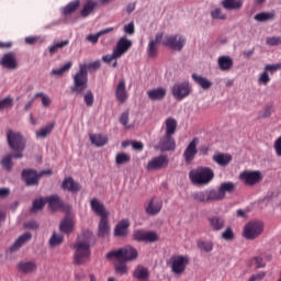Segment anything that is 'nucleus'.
Masks as SVG:
<instances>
[{
	"label": "nucleus",
	"instance_id": "51",
	"mask_svg": "<svg viewBox=\"0 0 281 281\" xmlns=\"http://www.w3.org/2000/svg\"><path fill=\"white\" fill-rule=\"evenodd\" d=\"M45 203H47L46 198H38L33 201L32 212H38V210H43L45 207Z\"/></svg>",
	"mask_w": 281,
	"mask_h": 281
},
{
	"label": "nucleus",
	"instance_id": "33",
	"mask_svg": "<svg viewBox=\"0 0 281 281\" xmlns=\"http://www.w3.org/2000/svg\"><path fill=\"white\" fill-rule=\"evenodd\" d=\"M29 240H32V234L31 233H24L22 236H20L15 243L10 247V251H19L25 243Z\"/></svg>",
	"mask_w": 281,
	"mask_h": 281
},
{
	"label": "nucleus",
	"instance_id": "10",
	"mask_svg": "<svg viewBox=\"0 0 281 281\" xmlns=\"http://www.w3.org/2000/svg\"><path fill=\"white\" fill-rule=\"evenodd\" d=\"M168 164H170V160H168V156L160 155L151 158L147 162L146 170H148V172H153L155 170H162V168H168Z\"/></svg>",
	"mask_w": 281,
	"mask_h": 281
},
{
	"label": "nucleus",
	"instance_id": "24",
	"mask_svg": "<svg viewBox=\"0 0 281 281\" xmlns=\"http://www.w3.org/2000/svg\"><path fill=\"white\" fill-rule=\"evenodd\" d=\"M209 221V227L212 229V232H223L225 229V218L213 215L207 218Z\"/></svg>",
	"mask_w": 281,
	"mask_h": 281
},
{
	"label": "nucleus",
	"instance_id": "1",
	"mask_svg": "<svg viewBox=\"0 0 281 281\" xmlns=\"http://www.w3.org/2000/svg\"><path fill=\"white\" fill-rule=\"evenodd\" d=\"M7 144L13 154H7L1 159L2 168H5L10 172L14 166L12 159H23V150L27 146V139L23 136V133L14 130L7 131Z\"/></svg>",
	"mask_w": 281,
	"mask_h": 281
},
{
	"label": "nucleus",
	"instance_id": "25",
	"mask_svg": "<svg viewBox=\"0 0 281 281\" xmlns=\"http://www.w3.org/2000/svg\"><path fill=\"white\" fill-rule=\"evenodd\" d=\"M38 269V265H36V261H21L18 263V271L20 273H24L25 276L30 273H34Z\"/></svg>",
	"mask_w": 281,
	"mask_h": 281
},
{
	"label": "nucleus",
	"instance_id": "23",
	"mask_svg": "<svg viewBox=\"0 0 281 281\" xmlns=\"http://www.w3.org/2000/svg\"><path fill=\"white\" fill-rule=\"evenodd\" d=\"M168 90L164 87L154 88L147 91V97L151 102H161L166 98Z\"/></svg>",
	"mask_w": 281,
	"mask_h": 281
},
{
	"label": "nucleus",
	"instance_id": "12",
	"mask_svg": "<svg viewBox=\"0 0 281 281\" xmlns=\"http://www.w3.org/2000/svg\"><path fill=\"white\" fill-rule=\"evenodd\" d=\"M239 179L245 186H256L262 181V172L260 171H243Z\"/></svg>",
	"mask_w": 281,
	"mask_h": 281
},
{
	"label": "nucleus",
	"instance_id": "64",
	"mask_svg": "<svg viewBox=\"0 0 281 281\" xmlns=\"http://www.w3.org/2000/svg\"><path fill=\"white\" fill-rule=\"evenodd\" d=\"M274 150L277 157H281V136L274 142Z\"/></svg>",
	"mask_w": 281,
	"mask_h": 281
},
{
	"label": "nucleus",
	"instance_id": "46",
	"mask_svg": "<svg viewBox=\"0 0 281 281\" xmlns=\"http://www.w3.org/2000/svg\"><path fill=\"white\" fill-rule=\"evenodd\" d=\"M198 248L201 251H205L206 254H210L214 249V243L210 240H199L198 241Z\"/></svg>",
	"mask_w": 281,
	"mask_h": 281
},
{
	"label": "nucleus",
	"instance_id": "14",
	"mask_svg": "<svg viewBox=\"0 0 281 281\" xmlns=\"http://www.w3.org/2000/svg\"><path fill=\"white\" fill-rule=\"evenodd\" d=\"M134 240L138 243H157L159 236L155 232H145L142 229L135 231L133 234Z\"/></svg>",
	"mask_w": 281,
	"mask_h": 281
},
{
	"label": "nucleus",
	"instance_id": "15",
	"mask_svg": "<svg viewBox=\"0 0 281 281\" xmlns=\"http://www.w3.org/2000/svg\"><path fill=\"white\" fill-rule=\"evenodd\" d=\"M196 146H199V138L194 137L183 151V158L186 164H191L192 161H194V157H196L199 153Z\"/></svg>",
	"mask_w": 281,
	"mask_h": 281
},
{
	"label": "nucleus",
	"instance_id": "57",
	"mask_svg": "<svg viewBox=\"0 0 281 281\" xmlns=\"http://www.w3.org/2000/svg\"><path fill=\"white\" fill-rule=\"evenodd\" d=\"M259 85H265V87H267V85H269V82H271V77H269V74L267 71H263L259 79H258Z\"/></svg>",
	"mask_w": 281,
	"mask_h": 281
},
{
	"label": "nucleus",
	"instance_id": "61",
	"mask_svg": "<svg viewBox=\"0 0 281 281\" xmlns=\"http://www.w3.org/2000/svg\"><path fill=\"white\" fill-rule=\"evenodd\" d=\"M116 58H120V55H116V53L113 50L111 55H105L102 57L103 63H111V60H116Z\"/></svg>",
	"mask_w": 281,
	"mask_h": 281
},
{
	"label": "nucleus",
	"instance_id": "42",
	"mask_svg": "<svg viewBox=\"0 0 281 281\" xmlns=\"http://www.w3.org/2000/svg\"><path fill=\"white\" fill-rule=\"evenodd\" d=\"M71 67H74V63L68 61L64 66H61L60 68L53 69L50 71V76L60 77V76L67 74V71H69V69H71Z\"/></svg>",
	"mask_w": 281,
	"mask_h": 281
},
{
	"label": "nucleus",
	"instance_id": "43",
	"mask_svg": "<svg viewBox=\"0 0 281 281\" xmlns=\"http://www.w3.org/2000/svg\"><path fill=\"white\" fill-rule=\"evenodd\" d=\"M126 260L119 259V262L114 265L115 272L119 273V276H126L128 273V267H126Z\"/></svg>",
	"mask_w": 281,
	"mask_h": 281
},
{
	"label": "nucleus",
	"instance_id": "3",
	"mask_svg": "<svg viewBox=\"0 0 281 281\" xmlns=\"http://www.w3.org/2000/svg\"><path fill=\"white\" fill-rule=\"evenodd\" d=\"M90 207L92 212L97 214V216H100L98 236L101 238L109 236L111 226H109V212L106 211V207L102 202H100V200L95 198L90 201Z\"/></svg>",
	"mask_w": 281,
	"mask_h": 281
},
{
	"label": "nucleus",
	"instance_id": "26",
	"mask_svg": "<svg viewBox=\"0 0 281 281\" xmlns=\"http://www.w3.org/2000/svg\"><path fill=\"white\" fill-rule=\"evenodd\" d=\"M162 38H164V33H157L155 41L149 42L147 52L150 58H155V56H157V44L161 45Z\"/></svg>",
	"mask_w": 281,
	"mask_h": 281
},
{
	"label": "nucleus",
	"instance_id": "11",
	"mask_svg": "<svg viewBox=\"0 0 281 281\" xmlns=\"http://www.w3.org/2000/svg\"><path fill=\"white\" fill-rule=\"evenodd\" d=\"M188 265H190L189 256H177L171 259V270L176 276H181Z\"/></svg>",
	"mask_w": 281,
	"mask_h": 281
},
{
	"label": "nucleus",
	"instance_id": "34",
	"mask_svg": "<svg viewBox=\"0 0 281 281\" xmlns=\"http://www.w3.org/2000/svg\"><path fill=\"white\" fill-rule=\"evenodd\" d=\"M130 226L131 223L128 222V220H123L119 222L114 229V236H126L128 234Z\"/></svg>",
	"mask_w": 281,
	"mask_h": 281
},
{
	"label": "nucleus",
	"instance_id": "32",
	"mask_svg": "<svg viewBox=\"0 0 281 281\" xmlns=\"http://www.w3.org/2000/svg\"><path fill=\"white\" fill-rule=\"evenodd\" d=\"M177 119L169 116L165 120V135H173L177 133Z\"/></svg>",
	"mask_w": 281,
	"mask_h": 281
},
{
	"label": "nucleus",
	"instance_id": "60",
	"mask_svg": "<svg viewBox=\"0 0 281 281\" xmlns=\"http://www.w3.org/2000/svg\"><path fill=\"white\" fill-rule=\"evenodd\" d=\"M267 277V272H258L257 274H252L248 281H260V280H265V278Z\"/></svg>",
	"mask_w": 281,
	"mask_h": 281
},
{
	"label": "nucleus",
	"instance_id": "20",
	"mask_svg": "<svg viewBox=\"0 0 281 281\" xmlns=\"http://www.w3.org/2000/svg\"><path fill=\"white\" fill-rule=\"evenodd\" d=\"M0 65L4 69H11L14 70L16 67H19V61H16V53L10 52L3 55Z\"/></svg>",
	"mask_w": 281,
	"mask_h": 281
},
{
	"label": "nucleus",
	"instance_id": "19",
	"mask_svg": "<svg viewBox=\"0 0 281 281\" xmlns=\"http://www.w3.org/2000/svg\"><path fill=\"white\" fill-rule=\"evenodd\" d=\"M132 47L133 42L123 36L116 42V46L113 50L115 52V55L119 56V58H122L124 54H126V52H128V49H131Z\"/></svg>",
	"mask_w": 281,
	"mask_h": 281
},
{
	"label": "nucleus",
	"instance_id": "8",
	"mask_svg": "<svg viewBox=\"0 0 281 281\" xmlns=\"http://www.w3.org/2000/svg\"><path fill=\"white\" fill-rule=\"evenodd\" d=\"M192 93V86H190L189 81L176 82L171 87V95H173L175 100L181 102V100H186Z\"/></svg>",
	"mask_w": 281,
	"mask_h": 281
},
{
	"label": "nucleus",
	"instance_id": "44",
	"mask_svg": "<svg viewBox=\"0 0 281 281\" xmlns=\"http://www.w3.org/2000/svg\"><path fill=\"white\" fill-rule=\"evenodd\" d=\"M276 19L274 12H261L255 15V21H258L259 23H265L266 21H273Z\"/></svg>",
	"mask_w": 281,
	"mask_h": 281
},
{
	"label": "nucleus",
	"instance_id": "50",
	"mask_svg": "<svg viewBox=\"0 0 281 281\" xmlns=\"http://www.w3.org/2000/svg\"><path fill=\"white\" fill-rule=\"evenodd\" d=\"M64 240H65V236L53 233L49 239V245L50 247H58V245H63Z\"/></svg>",
	"mask_w": 281,
	"mask_h": 281
},
{
	"label": "nucleus",
	"instance_id": "28",
	"mask_svg": "<svg viewBox=\"0 0 281 281\" xmlns=\"http://www.w3.org/2000/svg\"><path fill=\"white\" fill-rule=\"evenodd\" d=\"M232 155L229 154L217 153L213 155V161L217 164V166H221L222 168L229 166V164H232Z\"/></svg>",
	"mask_w": 281,
	"mask_h": 281
},
{
	"label": "nucleus",
	"instance_id": "39",
	"mask_svg": "<svg viewBox=\"0 0 281 281\" xmlns=\"http://www.w3.org/2000/svg\"><path fill=\"white\" fill-rule=\"evenodd\" d=\"M115 27L111 26L104 30H101L100 32H98L97 34H90L87 36V41H89V43H98V41L100 40V36H104V34H110V32H114Z\"/></svg>",
	"mask_w": 281,
	"mask_h": 281
},
{
	"label": "nucleus",
	"instance_id": "54",
	"mask_svg": "<svg viewBox=\"0 0 281 281\" xmlns=\"http://www.w3.org/2000/svg\"><path fill=\"white\" fill-rule=\"evenodd\" d=\"M83 102L87 106H93L95 98L93 97V92H91V90H88L87 93L83 95Z\"/></svg>",
	"mask_w": 281,
	"mask_h": 281
},
{
	"label": "nucleus",
	"instance_id": "27",
	"mask_svg": "<svg viewBox=\"0 0 281 281\" xmlns=\"http://www.w3.org/2000/svg\"><path fill=\"white\" fill-rule=\"evenodd\" d=\"M63 190H67L68 192H80L81 187L80 183L74 181V178L68 177L65 178L63 183H61Z\"/></svg>",
	"mask_w": 281,
	"mask_h": 281
},
{
	"label": "nucleus",
	"instance_id": "58",
	"mask_svg": "<svg viewBox=\"0 0 281 281\" xmlns=\"http://www.w3.org/2000/svg\"><path fill=\"white\" fill-rule=\"evenodd\" d=\"M120 123L122 126H124V128H131V126H128V111L121 114Z\"/></svg>",
	"mask_w": 281,
	"mask_h": 281
},
{
	"label": "nucleus",
	"instance_id": "6",
	"mask_svg": "<svg viewBox=\"0 0 281 281\" xmlns=\"http://www.w3.org/2000/svg\"><path fill=\"white\" fill-rule=\"evenodd\" d=\"M75 251V265H85L89 258H91V245L89 241H77L74 245Z\"/></svg>",
	"mask_w": 281,
	"mask_h": 281
},
{
	"label": "nucleus",
	"instance_id": "13",
	"mask_svg": "<svg viewBox=\"0 0 281 281\" xmlns=\"http://www.w3.org/2000/svg\"><path fill=\"white\" fill-rule=\"evenodd\" d=\"M158 148L161 153H170L177 148V142L171 134H165L158 144Z\"/></svg>",
	"mask_w": 281,
	"mask_h": 281
},
{
	"label": "nucleus",
	"instance_id": "55",
	"mask_svg": "<svg viewBox=\"0 0 281 281\" xmlns=\"http://www.w3.org/2000/svg\"><path fill=\"white\" fill-rule=\"evenodd\" d=\"M266 45H269L270 47L281 45V36L267 37Z\"/></svg>",
	"mask_w": 281,
	"mask_h": 281
},
{
	"label": "nucleus",
	"instance_id": "41",
	"mask_svg": "<svg viewBox=\"0 0 281 281\" xmlns=\"http://www.w3.org/2000/svg\"><path fill=\"white\" fill-rule=\"evenodd\" d=\"M56 126L55 122L48 123L46 126L42 127L40 131L36 132V137L45 139L47 135H50Z\"/></svg>",
	"mask_w": 281,
	"mask_h": 281
},
{
	"label": "nucleus",
	"instance_id": "36",
	"mask_svg": "<svg viewBox=\"0 0 281 281\" xmlns=\"http://www.w3.org/2000/svg\"><path fill=\"white\" fill-rule=\"evenodd\" d=\"M192 79L194 80V82H196V85H199V87L204 89V91H207V89H212V81H210V79L203 76H199L196 74L192 75Z\"/></svg>",
	"mask_w": 281,
	"mask_h": 281
},
{
	"label": "nucleus",
	"instance_id": "21",
	"mask_svg": "<svg viewBox=\"0 0 281 281\" xmlns=\"http://www.w3.org/2000/svg\"><path fill=\"white\" fill-rule=\"evenodd\" d=\"M115 98L120 104H124L128 100V91H126V80L120 79L115 88Z\"/></svg>",
	"mask_w": 281,
	"mask_h": 281
},
{
	"label": "nucleus",
	"instance_id": "18",
	"mask_svg": "<svg viewBox=\"0 0 281 281\" xmlns=\"http://www.w3.org/2000/svg\"><path fill=\"white\" fill-rule=\"evenodd\" d=\"M236 190V183L234 182H223L221 183L218 190L214 189L216 201H223L225 194H232Z\"/></svg>",
	"mask_w": 281,
	"mask_h": 281
},
{
	"label": "nucleus",
	"instance_id": "22",
	"mask_svg": "<svg viewBox=\"0 0 281 281\" xmlns=\"http://www.w3.org/2000/svg\"><path fill=\"white\" fill-rule=\"evenodd\" d=\"M22 179L26 186H38L41 176L34 169H24L22 171Z\"/></svg>",
	"mask_w": 281,
	"mask_h": 281
},
{
	"label": "nucleus",
	"instance_id": "56",
	"mask_svg": "<svg viewBox=\"0 0 281 281\" xmlns=\"http://www.w3.org/2000/svg\"><path fill=\"white\" fill-rule=\"evenodd\" d=\"M222 238L223 240H234V231L232 227H227L223 233H222Z\"/></svg>",
	"mask_w": 281,
	"mask_h": 281
},
{
	"label": "nucleus",
	"instance_id": "35",
	"mask_svg": "<svg viewBox=\"0 0 281 281\" xmlns=\"http://www.w3.org/2000/svg\"><path fill=\"white\" fill-rule=\"evenodd\" d=\"M95 8H98V1L87 0L81 12H80V15L82 16V19H87V16H89V14H92V12H93V10H95Z\"/></svg>",
	"mask_w": 281,
	"mask_h": 281
},
{
	"label": "nucleus",
	"instance_id": "48",
	"mask_svg": "<svg viewBox=\"0 0 281 281\" xmlns=\"http://www.w3.org/2000/svg\"><path fill=\"white\" fill-rule=\"evenodd\" d=\"M131 161V156L126 153H119L115 157L116 166H123V164H128Z\"/></svg>",
	"mask_w": 281,
	"mask_h": 281
},
{
	"label": "nucleus",
	"instance_id": "17",
	"mask_svg": "<svg viewBox=\"0 0 281 281\" xmlns=\"http://www.w3.org/2000/svg\"><path fill=\"white\" fill-rule=\"evenodd\" d=\"M162 207H164V201H161V199L157 196H153L149 200L147 206L145 207V212L149 216H157V214L161 212Z\"/></svg>",
	"mask_w": 281,
	"mask_h": 281
},
{
	"label": "nucleus",
	"instance_id": "4",
	"mask_svg": "<svg viewBox=\"0 0 281 281\" xmlns=\"http://www.w3.org/2000/svg\"><path fill=\"white\" fill-rule=\"evenodd\" d=\"M193 186H210L214 181V170L210 167H198L189 172Z\"/></svg>",
	"mask_w": 281,
	"mask_h": 281
},
{
	"label": "nucleus",
	"instance_id": "63",
	"mask_svg": "<svg viewBox=\"0 0 281 281\" xmlns=\"http://www.w3.org/2000/svg\"><path fill=\"white\" fill-rule=\"evenodd\" d=\"M281 69V65L277 64V65H266L265 70L266 71H270V74H276V71Z\"/></svg>",
	"mask_w": 281,
	"mask_h": 281
},
{
	"label": "nucleus",
	"instance_id": "5",
	"mask_svg": "<svg viewBox=\"0 0 281 281\" xmlns=\"http://www.w3.org/2000/svg\"><path fill=\"white\" fill-rule=\"evenodd\" d=\"M138 256L139 254L137 252V249H135L133 246H125L124 248L112 250L106 254L108 260H113V258H116V260H125L127 262L137 260Z\"/></svg>",
	"mask_w": 281,
	"mask_h": 281
},
{
	"label": "nucleus",
	"instance_id": "16",
	"mask_svg": "<svg viewBox=\"0 0 281 281\" xmlns=\"http://www.w3.org/2000/svg\"><path fill=\"white\" fill-rule=\"evenodd\" d=\"M192 199H194L196 203H212L214 201H217L214 189L198 191L192 194Z\"/></svg>",
	"mask_w": 281,
	"mask_h": 281
},
{
	"label": "nucleus",
	"instance_id": "62",
	"mask_svg": "<svg viewBox=\"0 0 281 281\" xmlns=\"http://www.w3.org/2000/svg\"><path fill=\"white\" fill-rule=\"evenodd\" d=\"M125 34H130V36H133L135 34V24L133 22L128 23L124 26Z\"/></svg>",
	"mask_w": 281,
	"mask_h": 281
},
{
	"label": "nucleus",
	"instance_id": "30",
	"mask_svg": "<svg viewBox=\"0 0 281 281\" xmlns=\"http://www.w3.org/2000/svg\"><path fill=\"white\" fill-rule=\"evenodd\" d=\"M90 142L97 148H102V146H106L109 144V137L102 134H91Z\"/></svg>",
	"mask_w": 281,
	"mask_h": 281
},
{
	"label": "nucleus",
	"instance_id": "2",
	"mask_svg": "<svg viewBox=\"0 0 281 281\" xmlns=\"http://www.w3.org/2000/svg\"><path fill=\"white\" fill-rule=\"evenodd\" d=\"M100 60H95L90 64H81L79 66V71L74 76V86L71 87L72 93H82L87 87H89V75L87 72V69L89 71H95L97 69H100Z\"/></svg>",
	"mask_w": 281,
	"mask_h": 281
},
{
	"label": "nucleus",
	"instance_id": "29",
	"mask_svg": "<svg viewBox=\"0 0 281 281\" xmlns=\"http://www.w3.org/2000/svg\"><path fill=\"white\" fill-rule=\"evenodd\" d=\"M243 0H223L221 5L224 10L238 12V10L243 9Z\"/></svg>",
	"mask_w": 281,
	"mask_h": 281
},
{
	"label": "nucleus",
	"instance_id": "52",
	"mask_svg": "<svg viewBox=\"0 0 281 281\" xmlns=\"http://www.w3.org/2000/svg\"><path fill=\"white\" fill-rule=\"evenodd\" d=\"M212 19H216L220 21H225L227 19V14L223 13V9L216 8L211 11Z\"/></svg>",
	"mask_w": 281,
	"mask_h": 281
},
{
	"label": "nucleus",
	"instance_id": "9",
	"mask_svg": "<svg viewBox=\"0 0 281 281\" xmlns=\"http://www.w3.org/2000/svg\"><path fill=\"white\" fill-rule=\"evenodd\" d=\"M161 45H165V47L173 49V52H181V49L186 47V37H183V35L180 34L167 35L164 37Z\"/></svg>",
	"mask_w": 281,
	"mask_h": 281
},
{
	"label": "nucleus",
	"instance_id": "45",
	"mask_svg": "<svg viewBox=\"0 0 281 281\" xmlns=\"http://www.w3.org/2000/svg\"><path fill=\"white\" fill-rule=\"evenodd\" d=\"M67 45H69V40L57 42L54 45L49 46L48 50L50 56H54V54H58V50L63 49V47H67Z\"/></svg>",
	"mask_w": 281,
	"mask_h": 281
},
{
	"label": "nucleus",
	"instance_id": "47",
	"mask_svg": "<svg viewBox=\"0 0 281 281\" xmlns=\"http://www.w3.org/2000/svg\"><path fill=\"white\" fill-rule=\"evenodd\" d=\"M78 8H80V0H75L64 8V14H72Z\"/></svg>",
	"mask_w": 281,
	"mask_h": 281
},
{
	"label": "nucleus",
	"instance_id": "31",
	"mask_svg": "<svg viewBox=\"0 0 281 281\" xmlns=\"http://www.w3.org/2000/svg\"><path fill=\"white\" fill-rule=\"evenodd\" d=\"M217 65L221 71H229L234 67V59L229 56H220L217 58Z\"/></svg>",
	"mask_w": 281,
	"mask_h": 281
},
{
	"label": "nucleus",
	"instance_id": "38",
	"mask_svg": "<svg viewBox=\"0 0 281 281\" xmlns=\"http://www.w3.org/2000/svg\"><path fill=\"white\" fill-rule=\"evenodd\" d=\"M46 203H48L50 210H60L63 207V201L58 195H50L46 198Z\"/></svg>",
	"mask_w": 281,
	"mask_h": 281
},
{
	"label": "nucleus",
	"instance_id": "7",
	"mask_svg": "<svg viewBox=\"0 0 281 281\" xmlns=\"http://www.w3.org/2000/svg\"><path fill=\"white\" fill-rule=\"evenodd\" d=\"M262 232H265V224L262 222L254 221L244 226L243 236L246 240H256Z\"/></svg>",
	"mask_w": 281,
	"mask_h": 281
},
{
	"label": "nucleus",
	"instance_id": "40",
	"mask_svg": "<svg viewBox=\"0 0 281 281\" xmlns=\"http://www.w3.org/2000/svg\"><path fill=\"white\" fill-rule=\"evenodd\" d=\"M59 229L63 234H71L74 232V221L69 217L64 218L60 222Z\"/></svg>",
	"mask_w": 281,
	"mask_h": 281
},
{
	"label": "nucleus",
	"instance_id": "49",
	"mask_svg": "<svg viewBox=\"0 0 281 281\" xmlns=\"http://www.w3.org/2000/svg\"><path fill=\"white\" fill-rule=\"evenodd\" d=\"M14 106V99L12 97H7L0 100V111L5 109H12Z\"/></svg>",
	"mask_w": 281,
	"mask_h": 281
},
{
	"label": "nucleus",
	"instance_id": "59",
	"mask_svg": "<svg viewBox=\"0 0 281 281\" xmlns=\"http://www.w3.org/2000/svg\"><path fill=\"white\" fill-rule=\"evenodd\" d=\"M252 262H255L256 269H263V267H267V263H265V260L260 256L255 257Z\"/></svg>",
	"mask_w": 281,
	"mask_h": 281
},
{
	"label": "nucleus",
	"instance_id": "37",
	"mask_svg": "<svg viewBox=\"0 0 281 281\" xmlns=\"http://www.w3.org/2000/svg\"><path fill=\"white\" fill-rule=\"evenodd\" d=\"M133 276L136 280H148V278H150V272H148V268L144 266H137L133 272Z\"/></svg>",
	"mask_w": 281,
	"mask_h": 281
},
{
	"label": "nucleus",
	"instance_id": "53",
	"mask_svg": "<svg viewBox=\"0 0 281 281\" xmlns=\"http://www.w3.org/2000/svg\"><path fill=\"white\" fill-rule=\"evenodd\" d=\"M37 98H42V104L45 108H47L52 104V99H49V97H47V94H45L43 92L35 93L34 100H36Z\"/></svg>",
	"mask_w": 281,
	"mask_h": 281
}]
</instances>
